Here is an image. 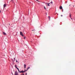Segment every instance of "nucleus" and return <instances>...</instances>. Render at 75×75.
<instances>
[{
    "label": "nucleus",
    "mask_w": 75,
    "mask_h": 75,
    "mask_svg": "<svg viewBox=\"0 0 75 75\" xmlns=\"http://www.w3.org/2000/svg\"><path fill=\"white\" fill-rule=\"evenodd\" d=\"M59 8L60 9V10H61V9H62V6H61L59 7Z\"/></svg>",
    "instance_id": "0eeeda50"
},
{
    "label": "nucleus",
    "mask_w": 75,
    "mask_h": 75,
    "mask_svg": "<svg viewBox=\"0 0 75 75\" xmlns=\"http://www.w3.org/2000/svg\"><path fill=\"white\" fill-rule=\"evenodd\" d=\"M17 69H18V70H19V69H18V68H16Z\"/></svg>",
    "instance_id": "4468645a"
},
{
    "label": "nucleus",
    "mask_w": 75,
    "mask_h": 75,
    "mask_svg": "<svg viewBox=\"0 0 75 75\" xmlns=\"http://www.w3.org/2000/svg\"><path fill=\"white\" fill-rule=\"evenodd\" d=\"M18 71H20V70H18Z\"/></svg>",
    "instance_id": "a878e982"
},
{
    "label": "nucleus",
    "mask_w": 75,
    "mask_h": 75,
    "mask_svg": "<svg viewBox=\"0 0 75 75\" xmlns=\"http://www.w3.org/2000/svg\"><path fill=\"white\" fill-rule=\"evenodd\" d=\"M21 75H24V74H23V75L21 74Z\"/></svg>",
    "instance_id": "4be33fe9"
},
{
    "label": "nucleus",
    "mask_w": 75,
    "mask_h": 75,
    "mask_svg": "<svg viewBox=\"0 0 75 75\" xmlns=\"http://www.w3.org/2000/svg\"><path fill=\"white\" fill-rule=\"evenodd\" d=\"M50 17L49 16V19H50Z\"/></svg>",
    "instance_id": "2eb2a0df"
},
{
    "label": "nucleus",
    "mask_w": 75,
    "mask_h": 75,
    "mask_svg": "<svg viewBox=\"0 0 75 75\" xmlns=\"http://www.w3.org/2000/svg\"><path fill=\"white\" fill-rule=\"evenodd\" d=\"M24 68L25 69L26 68V64H24Z\"/></svg>",
    "instance_id": "423d86ee"
},
{
    "label": "nucleus",
    "mask_w": 75,
    "mask_h": 75,
    "mask_svg": "<svg viewBox=\"0 0 75 75\" xmlns=\"http://www.w3.org/2000/svg\"><path fill=\"white\" fill-rule=\"evenodd\" d=\"M20 35L22 36V37H24V35L23 34V32H20Z\"/></svg>",
    "instance_id": "f03ea898"
},
{
    "label": "nucleus",
    "mask_w": 75,
    "mask_h": 75,
    "mask_svg": "<svg viewBox=\"0 0 75 75\" xmlns=\"http://www.w3.org/2000/svg\"><path fill=\"white\" fill-rule=\"evenodd\" d=\"M69 17H70V18L71 19H72V18H71V13H70Z\"/></svg>",
    "instance_id": "1a4fd4ad"
},
{
    "label": "nucleus",
    "mask_w": 75,
    "mask_h": 75,
    "mask_svg": "<svg viewBox=\"0 0 75 75\" xmlns=\"http://www.w3.org/2000/svg\"><path fill=\"white\" fill-rule=\"evenodd\" d=\"M18 75V74H16V75Z\"/></svg>",
    "instance_id": "bb28decb"
},
{
    "label": "nucleus",
    "mask_w": 75,
    "mask_h": 75,
    "mask_svg": "<svg viewBox=\"0 0 75 75\" xmlns=\"http://www.w3.org/2000/svg\"><path fill=\"white\" fill-rule=\"evenodd\" d=\"M32 31H34V30H32Z\"/></svg>",
    "instance_id": "cd10ccee"
},
{
    "label": "nucleus",
    "mask_w": 75,
    "mask_h": 75,
    "mask_svg": "<svg viewBox=\"0 0 75 75\" xmlns=\"http://www.w3.org/2000/svg\"><path fill=\"white\" fill-rule=\"evenodd\" d=\"M26 71V70H25V71H23V72H25Z\"/></svg>",
    "instance_id": "f8f14e48"
},
{
    "label": "nucleus",
    "mask_w": 75,
    "mask_h": 75,
    "mask_svg": "<svg viewBox=\"0 0 75 75\" xmlns=\"http://www.w3.org/2000/svg\"><path fill=\"white\" fill-rule=\"evenodd\" d=\"M11 1L13 2V0H11Z\"/></svg>",
    "instance_id": "dca6fc26"
},
{
    "label": "nucleus",
    "mask_w": 75,
    "mask_h": 75,
    "mask_svg": "<svg viewBox=\"0 0 75 75\" xmlns=\"http://www.w3.org/2000/svg\"><path fill=\"white\" fill-rule=\"evenodd\" d=\"M18 72H20V71H19Z\"/></svg>",
    "instance_id": "c85d7f7f"
},
{
    "label": "nucleus",
    "mask_w": 75,
    "mask_h": 75,
    "mask_svg": "<svg viewBox=\"0 0 75 75\" xmlns=\"http://www.w3.org/2000/svg\"><path fill=\"white\" fill-rule=\"evenodd\" d=\"M14 59L15 60H16V59L15 58H14Z\"/></svg>",
    "instance_id": "412c9836"
},
{
    "label": "nucleus",
    "mask_w": 75,
    "mask_h": 75,
    "mask_svg": "<svg viewBox=\"0 0 75 75\" xmlns=\"http://www.w3.org/2000/svg\"><path fill=\"white\" fill-rule=\"evenodd\" d=\"M45 4L47 6H50L52 5V2H51V3L48 4V3H46Z\"/></svg>",
    "instance_id": "f257e3e1"
},
{
    "label": "nucleus",
    "mask_w": 75,
    "mask_h": 75,
    "mask_svg": "<svg viewBox=\"0 0 75 75\" xmlns=\"http://www.w3.org/2000/svg\"><path fill=\"white\" fill-rule=\"evenodd\" d=\"M44 8H45V10H46V8H45V7H44Z\"/></svg>",
    "instance_id": "ddd939ff"
},
{
    "label": "nucleus",
    "mask_w": 75,
    "mask_h": 75,
    "mask_svg": "<svg viewBox=\"0 0 75 75\" xmlns=\"http://www.w3.org/2000/svg\"><path fill=\"white\" fill-rule=\"evenodd\" d=\"M15 68H17V66L16 65H15Z\"/></svg>",
    "instance_id": "9d476101"
},
{
    "label": "nucleus",
    "mask_w": 75,
    "mask_h": 75,
    "mask_svg": "<svg viewBox=\"0 0 75 75\" xmlns=\"http://www.w3.org/2000/svg\"><path fill=\"white\" fill-rule=\"evenodd\" d=\"M28 71V69H27L26 70V71Z\"/></svg>",
    "instance_id": "f3484780"
},
{
    "label": "nucleus",
    "mask_w": 75,
    "mask_h": 75,
    "mask_svg": "<svg viewBox=\"0 0 75 75\" xmlns=\"http://www.w3.org/2000/svg\"><path fill=\"white\" fill-rule=\"evenodd\" d=\"M36 0V1H38V0Z\"/></svg>",
    "instance_id": "c756f323"
},
{
    "label": "nucleus",
    "mask_w": 75,
    "mask_h": 75,
    "mask_svg": "<svg viewBox=\"0 0 75 75\" xmlns=\"http://www.w3.org/2000/svg\"><path fill=\"white\" fill-rule=\"evenodd\" d=\"M11 74L12 75H13V73L12 72H11Z\"/></svg>",
    "instance_id": "aec40b11"
},
{
    "label": "nucleus",
    "mask_w": 75,
    "mask_h": 75,
    "mask_svg": "<svg viewBox=\"0 0 75 75\" xmlns=\"http://www.w3.org/2000/svg\"><path fill=\"white\" fill-rule=\"evenodd\" d=\"M27 73H26L25 75H27Z\"/></svg>",
    "instance_id": "b1692460"
},
{
    "label": "nucleus",
    "mask_w": 75,
    "mask_h": 75,
    "mask_svg": "<svg viewBox=\"0 0 75 75\" xmlns=\"http://www.w3.org/2000/svg\"><path fill=\"white\" fill-rule=\"evenodd\" d=\"M3 34L4 35H6V33H5V32H3Z\"/></svg>",
    "instance_id": "20e7f679"
},
{
    "label": "nucleus",
    "mask_w": 75,
    "mask_h": 75,
    "mask_svg": "<svg viewBox=\"0 0 75 75\" xmlns=\"http://www.w3.org/2000/svg\"><path fill=\"white\" fill-rule=\"evenodd\" d=\"M6 4H4V8H5V7H6Z\"/></svg>",
    "instance_id": "39448f33"
},
{
    "label": "nucleus",
    "mask_w": 75,
    "mask_h": 75,
    "mask_svg": "<svg viewBox=\"0 0 75 75\" xmlns=\"http://www.w3.org/2000/svg\"><path fill=\"white\" fill-rule=\"evenodd\" d=\"M1 13V11H0V13Z\"/></svg>",
    "instance_id": "393cba45"
},
{
    "label": "nucleus",
    "mask_w": 75,
    "mask_h": 75,
    "mask_svg": "<svg viewBox=\"0 0 75 75\" xmlns=\"http://www.w3.org/2000/svg\"><path fill=\"white\" fill-rule=\"evenodd\" d=\"M61 17H62V15H61Z\"/></svg>",
    "instance_id": "5701e85b"
},
{
    "label": "nucleus",
    "mask_w": 75,
    "mask_h": 75,
    "mask_svg": "<svg viewBox=\"0 0 75 75\" xmlns=\"http://www.w3.org/2000/svg\"><path fill=\"white\" fill-rule=\"evenodd\" d=\"M25 75H26V74H25Z\"/></svg>",
    "instance_id": "2f4dec72"
},
{
    "label": "nucleus",
    "mask_w": 75,
    "mask_h": 75,
    "mask_svg": "<svg viewBox=\"0 0 75 75\" xmlns=\"http://www.w3.org/2000/svg\"><path fill=\"white\" fill-rule=\"evenodd\" d=\"M9 25H10V24H9Z\"/></svg>",
    "instance_id": "7c9ffc66"
},
{
    "label": "nucleus",
    "mask_w": 75,
    "mask_h": 75,
    "mask_svg": "<svg viewBox=\"0 0 75 75\" xmlns=\"http://www.w3.org/2000/svg\"><path fill=\"white\" fill-rule=\"evenodd\" d=\"M30 67H29L27 68V69H30Z\"/></svg>",
    "instance_id": "9b49d317"
},
{
    "label": "nucleus",
    "mask_w": 75,
    "mask_h": 75,
    "mask_svg": "<svg viewBox=\"0 0 75 75\" xmlns=\"http://www.w3.org/2000/svg\"><path fill=\"white\" fill-rule=\"evenodd\" d=\"M16 62H18L17 61V60H16Z\"/></svg>",
    "instance_id": "a211bd4d"
},
{
    "label": "nucleus",
    "mask_w": 75,
    "mask_h": 75,
    "mask_svg": "<svg viewBox=\"0 0 75 75\" xmlns=\"http://www.w3.org/2000/svg\"><path fill=\"white\" fill-rule=\"evenodd\" d=\"M24 39H25V37H24Z\"/></svg>",
    "instance_id": "6ab92c4d"
},
{
    "label": "nucleus",
    "mask_w": 75,
    "mask_h": 75,
    "mask_svg": "<svg viewBox=\"0 0 75 75\" xmlns=\"http://www.w3.org/2000/svg\"><path fill=\"white\" fill-rule=\"evenodd\" d=\"M15 75H18V72L17 71H15Z\"/></svg>",
    "instance_id": "7ed1b4c3"
},
{
    "label": "nucleus",
    "mask_w": 75,
    "mask_h": 75,
    "mask_svg": "<svg viewBox=\"0 0 75 75\" xmlns=\"http://www.w3.org/2000/svg\"><path fill=\"white\" fill-rule=\"evenodd\" d=\"M20 73H22H22H24V71L23 70H22V71H20Z\"/></svg>",
    "instance_id": "6e6552de"
}]
</instances>
